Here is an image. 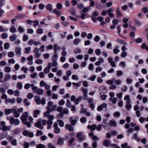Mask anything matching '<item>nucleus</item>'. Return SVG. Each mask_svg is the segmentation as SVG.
Instances as JSON below:
<instances>
[{
  "label": "nucleus",
  "instance_id": "obj_15",
  "mask_svg": "<svg viewBox=\"0 0 148 148\" xmlns=\"http://www.w3.org/2000/svg\"><path fill=\"white\" fill-rule=\"evenodd\" d=\"M96 125L93 124L92 125H88L87 127L89 129H90V132H93L96 129Z\"/></svg>",
  "mask_w": 148,
  "mask_h": 148
},
{
  "label": "nucleus",
  "instance_id": "obj_23",
  "mask_svg": "<svg viewBox=\"0 0 148 148\" xmlns=\"http://www.w3.org/2000/svg\"><path fill=\"white\" fill-rule=\"evenodd\" d=\"M11 129V127L10 126H6L5 125L3 127H1L2 130L3 132H5L7 131H10Z\"/></svg>",
  "mask_w": 148,
  "mask_h": 148
},
{
  "label": "nucleus",
  "instance_id": "obj_49",
  "mask_svg": "<svg viewBox=\"0 0 148 148\" xmlns=\"http://www.w3.org/2000/svg\"><path fill=\"white\" fill-rule=\"evenodd\" d=\"M133 139H135L138 141H139L140 140V138L138 137L137 135L135 133L133 135Z\"/></svg>",
  "mask_w": 148,
  "mask_h": 148
},
{
  "label": "nucleus",
  "instance_id": "obj_31",
  "mask_svg": "<svg viewBox=\"0 0 148 148\" xmlns=\"http://www.w3.org/2000/svg\"><path fill=\"white\" fill-rule=\"evenodd\" d=\"M11 78V76L10 74H6L4 77V82L8 81Z\"/></svg>",
  "mask_w": 148,
  "mask_h": 148
},
{
  "label": "nucleus",
  "instance_id": "obj_45",
  "mask_svg": "<svg viewBox=\"0 0 148 148\" xmlns=\"http://www.w3.org/2000/svg\"><path fill=\"white\" fill-rule=\"evenodd\" d=\"M31 48L30 47H26L25 48V51L24 53H25L29 54V53Z\"/></svg>",
  "mask_w": 148,
  "mask_h": 148
},
{
  "label": "nucleus",
  "instance_id": "obj_51",
  "mask_svg": "<svg viewBox=\"0 0 148 148\" xmlns=\"http://www.w3.org/2000/svg\"><path fill=\"white\" fill-rule=\"evenodd\" d=\"M80 121L81 123H85L86 122L87 119L86 117H83L80 119Z\"/></svg>",
  "mask_w": 148,
  "mask_h": 148
},
{
  "label": "nucleus",
  "instance_id": "obj_33",
  "mask_svg": "<svg viewBox=\"0 0 148 148\" xmlns=\"http://www.w3.org/2000/svg\"><path fill=\"white\" fill-rule=\"evenodd\" d=\"M82 97L81 96H79L78 98L76 99L74 101V103L76 104H78L79 102H80L82 99Z\"/></svg>",
  "mask_w": 148,
  "mask_h": 148
},
{
  "label": "nucleus",
  "instance_id": "obj_37",
  "mask_svg": "<svg viewBox=\"0 0 148 148\" xmlns=\"http://www.w3.org/2000/svg\"><path fill=\"white\" fill-rule=\"evenodd\" d=\"M81 90L82 91L84 97H86V95L88 92V90L86 88H82Z\"/></svg>",
  "mask_w": 148,
  "mask_h": 148
},
{
  "label": "nucleus",
  "instance_id": "obj_30",
  "mask_svg": "<svg viewBox=\"0 0 148 148\" xmlns=\"http://www.w3.org/2000/svg\"><path fill=\"white\" fill-rule=\"evenodd\" d=\"M17 38V36L15 34H13L12 36L10 37V39L11 41H14Z\"/></svg>",
  "mask_w": 148,
  "mask_h": 148
},
{
  "label": "nucleus",
  "instance_id": "obj_34",
  "mask_svg": "<svg viewBox=\"0 0 148 148\" xmlns=\"http://www.w3.org/2000/svg\"><path fill=\"white\" fill-rule=\"evenodd\" d=\"M24 125H26L28 127H30L31 125V123L27 120L22 122Z\"/></svg>",
  "mask_w": 148,
  "mask_h": 148
},
{
  "label": "nucleus",
  "instance_id": "obj_4",
  "mask_svg": "<svg viewBox=\"0 0 148 148\" xmlns=\"http://www.w3.org/2000/svg\"><path fill=\"white\" fill-rule=\"evenodd\" d=\"M53 102L52 101H49L47 103L48 106L47 108L48 111H53L55 110L57 107L56 105H54L53 106Z\"/></svg>",
  "mask_w": 148,
  "mask_h": 148
},
{
  "label": "nucleus",
  "instance_id": "obj_58",
  "mask_svg": "<svg viewBox=\"0 0 148 148\" xmlns=\"http://www.w3.org/2000/svg\"><path fill=\"white\" fill-rule=\"evenodd\" d=\"M18 29L20 33L23 32L25 31V29L21 26L18 27Z\"/></svg>",
  "mask_w": 148,
  "mask_h": 148
},
{
  "label": "nucleus",
  "instance_id": "obj_6",
  "mask_svg": "<svg viewBox=\"0 0 148 148\" xmlns=\"http://www.w3.org/2000/svg\"><path fill=\"white\" fill-rule=\"evenodd\" d=\"M10 124L18 125L20 124V121L18 119L12 118L10 119Z\"/></svg>",
  "mask_w": 148,
  "mask_h": 148
},
{
  "label": "nucleus",
  "instance_id": "obj_63",
  "mask_svg": "<svg viewBox=\"0 0 148 148\" xmlns=\"http://www.w3.org/2000/svg\"><path fill=\"white\" fill-rule=\"evenodd\" d=\"M14 94L16 96H18L20 95V92L17 90H16L14 92Z\"/></svg>",
  "mask_w": 148,
  "mask_h": 148
},
{
  "label": "nucleus",
  "instance_id": "obj_53",
  "mask_svg": "<svg viewBox=\"0 0 148 148\" xmlns=\"http://www.w3.org/2000/svg\"><path fill=\"white\" fill-rule=\"evenodd\" d=\"M10 31L11 32L14 33L16 32L17 30L15 27H12L10 29Z\"/></svg>",
  "mask_w": 148,
  "mask_h": 148
},
{
  "label": "nucleus",
  "instance_id": "obj_16",
  "mask_svg": "<svg viewBox=\"0 0 148 148\" xmlns=\"http://www.w3.org/2000/svg\"><path fill=\"white\" fill-rule=\"evenodd\" d=\"M12 113L14 114V116L15 118H18L19 117L20 114L17 111L16 109L13 108Z\"/></svg>",
  "mask_w": 148,
  "mask_h": 148
},
{
  "label": "nucleus",
  "instance_id": "obj_64",
  "mask_svg": "<svg viewBox=\"0 0 148 148\" xmlns=\"http://www.w3.org/2000/svg\"><path fill=\"white\" fill-rule=\"evenodd\" d=\"M142 11L143 12L146 13L148 12V8L146 7H143L142 9Z\"/></svg>",
  "mask_w": 148,
  "mask_h": 148
},
{
  "label": "nucleus",
  "instance_id": "obj_59",
  "mask_svg": "<svg viewBox=\"0 0 148 148\" xmlns=\"http://www.w3.org/2000/svg\"><path fill=\"white\" fill-rule=\"evenodd\" d=\"M16 141V140L14 139L12 140H11L10 142L11 143V144L12 145L14 146H16L17 145Z\"/></svg>",
  "mask_w": 148,
  "mask_h": 148
},
{
  "label": "nucleus",
  "instance_id": "obj_17",
  "mask_svg": "<svg viewBox=\"0 0 148 148\" xmlns=\"http://www.w3.org/2000/svg\"><path fill=\"white\" fill-rule=\"evenodd\" d=\"M108 60L109 62L110 63V65L113 67H115L116 66V65L115 62L114 61L112 58L111 57H109L108 58Z\"/></svg>",
  "mask_w": 148,
  "mask_h": 148
},
{
  "label": "nucleus",
  "instance_id": "obj_56",
  "mask_svg": "<svg viewBox=\"0 0 148 148\" xmlns=\"http://www.w3.org/2000/svg\"><path fill=\"white\" fill-rule=\"evenodd\" d=\"M43 133L41 130H38L36 131V136H38L40 135H41L43 134Z\"/></svg>",
  "mask_w": 148,
  "mask_h": 148
},
{
  "label": "nucleus",
  "instance_id": "obj_9",
  "mask_svg": "<svg viewBox=\"0 0 148 148\" xmlns=\"http://www.w3.org/2000/svg\"><path fill=\"white\" fill-rule=\"evenodd\" d=\"M53 126L54 128V131L55 133L59 134L60 133V130L58 127V123L55 122L53 124Z\"/></svg>",
  "mask_w": 148,
  "mask_h": 148
},
{
  "label": "nucleus",
  "instance_id": "obj_28",
  "mask_svg": "<svg viewBox=\"0 0 148 148\" xmlns=\"http://www.w3.org/2000/svg\"><path fill=\"white\" fill-rule=\"evenodd\" d=\"M40 111L38 110H34L33 112V116L35 118H37V115L40 114Z\"/></svg>",
  "mask_w": 148,
  "mask_h": 148
},
{
  "label": "nucleus",
  "instance_id": "obj_19",
  "mask_svg": "<svg viewBox=\"0 0 148 148\" xmlns=\"http://www.w3.org/2000/svg\"><path fill=\"white\" fill-rule=\"evenodd\" d=\"M98 60L99 61L96 62L95 63V65L96 66H99L101 63L104 62V59L101 57H99Z\"/></svg>",
  "mask_w": 148,
  "mask_h": 148
},
{
  "label": "nucleus",
  "instance_id": "obj_11",
  "mask_svg": "<svg viewBox=\"0 0 148 148\" xmlns=\"http://www.w3.org/2000/svg\"><path fill=\"white\" fill-rule=\"evenodd\" d=\"M21 47H16L15 50L16 56L18 57H20L21 55Z\"/></svg>",
  "mask_w": 148,
  "mask_h": 148
},
{
  "label": "nucleus",
  "instance_id": "obj_39",
  "mask_svg": "<svg viewBox=\"0 0 148 148\" xmlns=\"http://www.w3.org/2000/svg\"><path fill=\"white\" fill-rule=\"evenodd\" d=\"M22 87L23 85L21 82H18L17 83L16 87L18 89L21 90L22 88Z\"/></svg>",
  "mask_w": 148,
  "mask_h": 148
},
{
  "label": "nucleus",
  "instance_id": "obj_60",
  "mask_svg": "<svg viewBox=\"0 0 148 148\" xmlns=\"http://www.w3.org/2000/svg\"><path fill=\"white\" fill-rule=\"evenodd\" d=\"M123 74V72L121 71H116V75L118 77L122 75Z\"/></svg>",
  "mask_w": 148,
  "mask_h": 148
},
{
  "label": "nucleus",
  "instance_id": "obj_3",
  "mask_svg": "<svg viewBox=\"0 0 148 148\" xmlns=\"http://www.w3.org/2000/svg\"><path fill=\"white\" fill-rule=\"evenodd\" d=\"M76 137L77 138V140L79 143H82L86 138V136L83 134V132H79L77 133Z\"/></svg>",
  "mask_w": 148,
  "mask_h": 148
},
{
  "label": "nucleus",
  "instance_id": "obj_8",
  "mask_svg": "<svg viewBox=\"0 0 148 148\" xmlns=\"http://www.w3.org/2000/svg\"><path fill=\"white\" fill-rule=\"evenodd\" d=\"M51 111H48L47 110V111L44 113V115L45 117H47L48 119H53L54 118V116L53 115H50V112Z\"/></svg>",
  "mask_w": 148,
  "mask_h": 148
},
{
  "label": "nucleus",
  "instance_id": "obj_13",
  "mask_svg": "<svg viewBox=\"0 0 148 148\" xmlns=\"http://www.w3.org/2000/svg\"><path fill=\"white\" fill-rule=\"evenodd\" d=\"M28 43L30 45H34L35 46H37L38 45H40V43L39 42H35L33 40H29L28 42Z\"/></svg>",
  "mask_w": 148,
  "mask_h": 148
},
{
  "label": "nucleus",
  "instance_id": "obj_29",
  "mask_svg": "<svg viewBox=\"0 0 148 148\" xmlns=\"http://www.w3.org/2000/svg\"><path fill=\"white\" fill-rule=\"evenodd\" d=\"M134 23L135 25L140 26L142 25V22L140 20L136 19H134Z\"/></svg>",
  "mask_w": 148,
  "mask_h": 148
},
{
  "label": "nucleus",
  "instance_id": "obj_27",
  "mask_svg": "<svg viewBox=\"0 0 148 148\" xmlns=\"http://www.w3.org/2000/svg\"><path fill=\"white\" fill-rule=\"evenodd\" d=\"M125 100H126V104H130L131 103V99L130 98L129 96L127 95L125 96L124 98Z\"/></svg>",
  "mask_w": 148,
  "mask_h": 148
},
{
  "label": "nucleus",
  "instance_id": "obj_38",
  "mask_svg": "<svg viewBox=\"0 0 148 148\" xmlns=\"http://www.w3.org/2000/svg\"><path fill=\"white\" fill-rule=\"evenodd\" d=\"M119 48V46L118 45L116 46L115 48L113 49V51L114 53L116 54L120 51V50L118 49Z\"/></svg>",
  "mask_w": 148,
  "mask_h": 148
},
{
  "label": "nucleus",
  "instance_id": "obj_36",
  "mask_svg": "<svg viewBox=\"0 0 148 148\" xmlns=\"http://www.w3.org/2000/svg\"><path fill=\"white\" fill-rule=\"evenodd\" d=\"M4 71L6 73H9L11 71V69L9 66H6L4 69Z\"/></svg>",
  "mask_w": 148,
  "mask_h": 148
},
{
  "label": "nucleus",
  "instance_id": "obj_32",
  "mask_svg": "<svg viewBox=\"0 0 148 148\" xmlns=\"http://www.w3.org/2000/svg\"><path fill=\"white\" fill-rule=\"evenodd\" d=\"M81 41V39L79 38H76L74 40L73 43L74 45H77L79 44Z\"/></svg>",
  "mask_w": 148,
  "mask_h": 148
},
{
  "label": "nucleus",
  "instance_id": "obj_52",
  "mask_svg": "<svg viewBox=\"0 0 148 148\" xmlns=\"http://www.w3.org/2000/svg\"><path fill=\"white\" fill-rule=\"evenodd\" d=\"M57 122L59 123L60 126L61 127H63L64 126V123L62 120H57Z\"/></svg>",
  "mask_w": 148,
  "mask_h": 148
},
{
  "label": "nucleus",
  "instance_id": "obj_14",
  "mask_svg": "<svg viewBox=\"0 0 148 148\" xmlns=\"http://www.w3.org/2000/svg\"><path fill=\"white\" fill-rule=\"evenodd\" d=\"M102 127H103L106 130H108L109 129L105 125L103 126L102 124H100L97 125H96V129L97 131H100L101 130Z\"/></svg>",
  "mask_w": 148,
  "mask_h": 148
},
{
  "label": "nucleus",
  "instance_id": "obj_35",
  "mask_svg": "<svg viewBox=\"0 0 148 148\" xmlns=\"http://www.w3.org/2000/svg\"><path fill=\"white\" fill-rule=\"evenodd\" d=\"M46 8L48 10L51 11L53 9V6L51 4H49L46 6Z\"/></svg>",
  "mask_w": 148,
  "mask_h": 148
},
{
  "label": "nucleus",
  "instance_id": "obj_7",
  "mask_svg": "<svg viewBox=\"0 0 148 148\" xmlns=\"http://www.w3.org/2000/svg\"><path fill=\"white\" fill-rule=\"evenodd\" d=\"M39 49L37 47H35L34 51L33 53H34V57L36 58H39L41 54L39 53Z\"/></svg>",
  "mask_w": 148,
  "mask_h": 148
},
{
  "label": "nucleus",
  "instance_id": "obj_12",
  "mask_svg": "<svg viewBox=\"0 0 148 148\" xmlns=\"http://www.w3.org/2000/svg\"><path fill=\"white\" fill-rule=\"evenodd\" d=\"M65 127L66 129L68 130L70 132H73L74 131V129L73 127L70 124H66L65 125Z\"/></svg>",
  "mask_w": 148,
  "mask_h": 148
},
{
  "label": "nucleus",
  "instance_id": "obj_22",
  "mask_svg": "<svg viewBox=\"0 0 148 148\" xmlns=\"http://www.w3.org/2000/svg\"><path fill=\"white\" fill-rule=\"evenodd\" d=\"M26 16L25 15L23 14H18L15 16V18L17 20V19H22L25 17Z\"/></svg>",
  "mask_w": 148,
  "mask_h": 148
},
{
  "label": "nucleus",
  "instance_id": "obj_5",
  "mask_svg": "<svg viewBox=\"0 0 148 148\" xmlns=\"http://www.w3.org/2000/svg\"><path fill=\"white\" fill-rule=\"evenodd\" d=\"M33 93H36L39 95H42L43 94L44 91L43 90L37 87H34L32 88Z\"/></svg>",
  "mask_w": 148,
  "mask_h": 148
},
{
  "label": "nucleus",
  "instance_id": "obj_24",
  "mask_svg": "<svg viewBox=\"0 0 148 148\" xmlns=\"http://www.w3.org/2000/svg\"><path fill=\"white\" fill-rule=\"evenodd\" d=\"M70 121L72 125H75L77 123V121L76 119H73V117H70L69 118Z\"/></svg>",
  "mask_w": 148,
  "mask_h": 148
},
{
  "label": "nucleus",
  "instance_id": "obj_43",
  "mask_svg": "<svg viewBox=\"0 0 148 148\" xmlns=\"http://www.w3.org/2000/svg\"><path fill=\"white\" fill-rule=\"evenodd\" d=\"M63 139L62 138H60L58 139V143L59 145H62L63 144Z\"/></svg>",
  "mask_w": 148,
  "mask_h": 148
},
{
  "label": "nucleus",
  "instance_id": "obj_25",
  "mask_svg": "<svg viewBox=\"0 0 148 148\" xmlns=\"http://www.w3.org/2000/svg\"><path fill=\"white\" fill-rule=\"evenodd\" d=\"M40 97L37 95L35 96L34 99L36 103L38 105L40 104Z\"/></svg>",
  "mask_w": 148,
  "mask_h": 148
},
{
  "label": "nucleus",
  "instance_id": "obj_10",
  "mask_svg": "<svg viewBox=\"0 0 148 148\" xmlns=\"http://www.w3.org/2000/svg\"><path fill=\"white\" fill-rule=\"evenodd\" d=\"M28 116V112H25L23 113L22 115L21 116V120L22 122L26 121Z\"/></svg>",
  "mask_w": 148,
  "mask_h": 148
},
{
  "label": "nucleus",
  "instance_id": "obj_41",
  "mask_svg": "<svg viewBox=\"0 0 148 148\" xmlns=\"http://www.w3.org/2000/svg\"><path fill=\"white\" fill-rule=\"evenodd\" d=\"M5 114H10L11 112L12 113L13 109H5Z\"/></svg>",
  "mask_w": 148,
  "mask_h": 148
},
{
  "label": "nucleus",
  "instance_id": "obj_18",
  "mask_svg": "<svg viewBox=\"0 0 148 148\" xmlns=\"http://www.w3.org/2000/svg\"><path fill=\"white\" fill-rule=\"evenodd\" d=\"M118 99L116 97H110L109 98L108 101L109 102H111L113 104H115L117 101Z\"/></svg>",
  "mask_w": 148,
  "mask_h": 148
},
{
  "label": "nucleus",
  "instance_id": "obj_1",
  "mask_svg": "<svg viewBox=\"0 0 148 148\" xmlns=\"http://www.w3.org/2000/svg\"><path fill=\"white\" fill-rule=\"evenodd\" d=\"M46 123V121L45 120L39 119H38L37 122L34 125L40 129H42L43 128V125H45Z\"/></svg>",
  "mask_w": 148,
  "mask_h": 148
},
{
  "label": "nucleus",
  "instance_id": "obj_42",
  "mask_svg": "<svg viewBox=\"0 0 148 148\" xmlns=\"http://www.w3.org/2000/svg\"><path fill=\"white\" fill-rule=\"evenodd\" d=\"M81 14L80 16V17L83 20L85 18H86L87 14L81 12Z\"/></svg>",
  "mask_w": 148,
  "mask_h": 148
},
{
  "label": "nucleus",
  "instance_id": "obj_54",
  "mask_svg": "<svg viewBox=\"0 0 148 148\" xmlns=\"http://www.w3.org/2000/svg\"><path fill=\"white\" fill-rule=\"evenodd\" d=\"M8 57H13L14 56V53L12 51H10L8 53Z\"/></svg>",
  "mask_w": 148,
  "mask_h": 148
},
{
  "label": "nucleus",
  "instance_id": "obj_21",
  "mask_svg": "<svg viewBox=\"0 0 148 148\" xmlns=\"http://www.w3.org/2000/svg\"><path fill=\"white\" fill-rule=\"evenodd\" d=\"M116 13L117 17L119 18L121 17L122 16V14L119 8H118L116 10Z\"/></svg>",
  "mask_w": 148,
  "mask_h": 148
},
{
  "label": "nucleus",
  "instance_id": "obj_61",
  "mask_svg": "<svg viewBox=\"0 0 148 148\" xmlns=\"http://www.w3.org/2000/svg\"><path fill=\"white\" fill-rule=\"evenodd\" d=\"M36 148H46V146L43 145V144H39L38 145H37Z\"/></svg>",
  "mask_w": 148,
  "mask_h": 148
},
{
  "label": "nucleus",
  "instance_id": "obj_40",
  "mask_svg": "<svg viewBox=\"0 0 148 148\" xmlns=\"http://www.w3.org/2000/svg\"><path fill=\"white\" fill-rule=\"evenodd\" d=\"M23 103L24 105L26 106H28L30 105V103L27 99H25L24 100Z\"/></svg>",
  "mask_w": 148,
  "mask_h": 148
},
{
  "label": "nucleus",
  "instance_id": "obj_2",
  "mask_svg": "<svg viewBox=\"0 0 148 148\" xmlns=\"http://www.w3.org/2000/svg\"><path fill=\"white\" fill-rule=\"evenodd\" d=\"M57 8L54 9L53 12L58 16H60L61 15V12L60 10L61 9L62 7V5L61 3H58L56 5Z\"/></svg>",
  "mask_w": 148,
  "mask_h": 148
},
{
  "label": "nucleus",
  "instance_id": "obj_46",
  "mask_svg": "<svg viewBox=\"0 0 148 148\" xmlns=\"http://www.w3.org/2000/svg\"><path fill=\"white\" fill-rule=\"evenodd\" d=\"M116 41L124 45H127V43L125 41L122 40H120L119 39H117L116 40Z\"/></svg>",
  "mask_w": 148,
  "mask_h": 148
},
{
  "label": "nucleus",
  "instance_id": "obj_55",
  "mask_svg": "<svg viewBox=\"0 0 148 148\" xmlns=\"http://www.w3.org/2000/svg\"><path fill=\"white\" fill-rule=\"evenodd\" d=\"M87 109L84 108H81L79 112L80 113L84 114L87 111Z\"/></svg>",
  "mask_w": 148,
  "mask_h": 148
},
{
  "label": "nucleus",
  "instance_id": "obj_62",
  "mask_svg": "<svg viewBox=\"0 0 148 148\" xmlns=\"http://www.w3.org/2000/svg\"><path fill=\"white\" fill-rule=\"evenodd\" d=\"M50 70L49 68L46 67L44 69V72L45 73L47 74L49 72Z\"/></svg>",
  "mask_w": 148,
  "mask_h": 148
},
{
  "label": "nucleus",
  "instance_id": "obj_47",
  "mask_svg": "<svg viewBox=\"0 0 148 148\" xmlns=\"http://www.w3.org/2000/svg\"><path fill=\"white\" fill-rule=\"evenodd\" d=\"M35 63L37 64H40L43 63V61L40 59H36L35 60Z\"/></svg>",
  "mask_w": 148,
  "mask_h": 148
},
{
  "label": "nucleus",
  "instance_id": "obj_50",
  "mask_svg": "<svg viewBox=\"0 0 148 148\" xmlns=\"http://www.w3.org/2000/svg\"><path fill=\"white\" fill-rule=\"evenodd\" d=\"M115 80V79L114 78H113L112 80H109L106 81V82L107 84L110 85H112L113 83V82H114Z\"/></svg>",
  "mask_w": 148,
  "mask_h": 148
},
{
  "label": "nucleus",
  "instance_id": "obj_20",
  "mask_svg": "<svg viewBox=\"0 0 148 148\" xmlns=\"http://www.w3.org/2000/svg\"><path fill=\"white\" fill-rule=\"evenodd\" d=\"M109 125L110 126L116 127V123L114 120H111L109 121V123H107V125Z\"/></svg>",
  "mask_w": 148,
  "mask_h": 148
},
{
  "label": "nucleus",
  "instance_id": "obj_44",
  "mask_svg": "<svg viewBox=\"0 0 148 148\" xmlns=\"http://www.w3.org/2000/svg\"><path fill=\"white\" fill-rule=\"evenodd\" d=\"M90 8L89 6H88L87 7L84 8L82 10V12L85 13L88 11L89 10H90Z\"/></svg>",
  "mask_w": 148,
  "mask_h": 148
},
{
  "label": "nucleus",
  "instance_id": "obj_26",
  "mask_svg": "<svg viewBox=\"0 0 148 148\" xmlns=\"http://www.w3.org/2000/svg\"><path fill=\"white\" fill-rule=\"evenodd\" d=\"M103 146L108 147L110 145V143L109 140H106L103 141Z\"/></svg>",
  "mask_w": 148,
  "mask_h": 148
},
{
  "label": "nucleus",
  "instance_id": "obj_57",
  "mask_svg": "<svg viewBox=\"0 0 148 148\" xmlns=\"http://www.w3.org/2000/svg\"><path fill=\"white\" fill-rule=\"evenodd\" d=\"M127 55V53L126 51H123L121 54V56L123 58H124Z\"/></svg>",
  "mask_w": 148,
  "mask_h": 148
},
{
  "label": "nucleus",
  "instance_id": "obj_48",
  "mask_svg": "<svg viewBox=\"0 0 148 148\" xmlns=\"http://www.w3.org/2000/svg\"><path fill=\"white\" fill-rule=\"evenodd\" d=\"M58 57L57 54L56 53H54L52 58V60H56Z\"/></svg>",
  "mask_w": 148,
  "mask_h": 148
}]
</instances>
